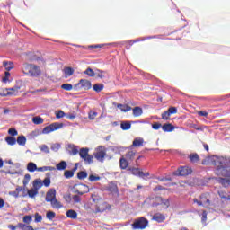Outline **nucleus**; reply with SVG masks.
I'll list each match as a JSON object with an SVG mask.
<instances>
[{"label": "nucleus", "instance_id": "1", "mask_svg": "<svg viewBox=\"0 0 230 230\" xmlns=\"http://www.w3.org/2000/svg\"><path fill=\"white\" fill-rule=\"evenodd\" d=\"M214 166H216V174L230 179V159L224 156H215L212 159Z\"/></svg>", "mask_w": 230, "mask_h": 230}, {"label": "nucleus", "instance_id": "2", "mask_svg": "<svg viewBox=\"0 0 230 230\" xmlns=\"http://www.w3.org/2000/svg\"><path fill=\"white\" fill-rule=\"evenodd\" d=\"M22 70L27 71V74L30 76H34V77L40 76V75L41 73L40 67H39V66L33 65V64H27V63L23 64Z\"/></svg>", "mask_w": 230, "mask_h": 230}, {"label": "nucleus", "instance_id": "3", "mask_svg": "<svg viewBox=\"0 0 230 230\" xmlns=\"http://www.w3.org/2000/svg\"><path fill=\"white\" fill-rule=\"evenodd\" d=\"M147 226H148V219L145 217H139L137 219H135L133 224H131L133 230L146 229Z\"/></svg>", "mask_w": 230, "mask_h": 230}, {"label": "nucleus", "instance_id": "4", "mask_svg": "<svg viewBox=\"0 0 230 230\" xmlns=\"http://www.w3.org/2000/svg\"><path fill=\"white\" fill-rule=\"evenodd\" d=\"M93 155L100 163H103L105 156L107 155V149L105 146H100L95 149Z\"/></svg>", "mask_w": 230, "mask_h": 230}, {"label": "nucleus", "instance_id": "5", "mask_svg": "<svg viewBox=\"0 0 230 230\" xmlns=\"http://www.w3.org/2000/svg\"><path fill=\"white\" fill-rule=\"evenodd\" d=\"M64 128V123L54 122L47 127H45L42 130V134H49L51 132H55V130H60V128Z\"/></svg>", "mask_w": 230, "mask_h": 230}, {"label": "nucleus", "instance_id": "6", "mask_svg": "<svg viewBox=\"0 0 230 230\" xmlns=\"http://www.w3.org/2000/svg\"><path fill=\"white\" fill-rule=\"evenodd\" d=\"M74 193H77V195H85V193H89V186L86 184H75L73 187Z\"/></svg>", "mask_w": 230, "mask_h": 230}, {"label": "nucleus", "instance_id": "7", "mask_svg": "<svg viewBox=\"0 0 230 230\" xmlns=\"http://www.w3.org/2000/svg\"><path fill=\"white\" fill-rule=\"evenodd\" d=\"M75 91H80V89H84V91H89L91 89V83L87 79H81L74 87Z\"/></svg>", "mask_w": 230, "mask_h": 230}, {"label": "nucleus", "instance_id": "8", "mask_svg": "<svg viewBox=\"0 0 230 230\" xmlns=\"http://www.w3.org/2000/svg\"><path fill=\"white\" fill-rule=\"evenodd\" d=\"M146 202L150 204L152 208H157V206H161V204H163V198L159 196L149 197L146 199Z\"/></svg>", "mask_w": 230, "mask_h": 230}, {"label": "nucleus", "instance_id": "9", "mask_svg": "<svg viewBox=\"0 0 230 230\" xmlns=\"http://www.w3.org/2000/svg\"><path fill=\"white\" fill-rule=\"evenodd\" d=\"M191 170L189 166H181L177 171L173 172V175H180L181 177H186V175H190Z\"/></svg>", "mask_w": 230, "mask_h": 230}, {"label": "nucleus", "instance_id": "10", "mask_svg": "<svg viewBox=\"0 0 230 230\" xmlns=\"http://www.w3.org/2000/svg\"><path fill=\"white\" fill-rule=\"evenodd\" d=\"M201 206L204 208H209L211 206V201L209 200V193H204L200 195Z\"/></svg>", "mask_w": 230, "mask_h": 230}, {"label": "nucleus", "instance_id": "11", "mask_svg": "<svg viewBox=\"0 0 230 230\" xmlns=\"http://www.w3.org/2000/svg\"><path fill=\"white\" fill-rule=\"evenodd\" d=\"M54 199H57V190L55 189H50L46 195L45 200L46 202H52Z\"/></svg>", "mask_w": 230, "mask_h": 230}, {"label": "nucleus", "instance_id": "12", "mask_svg": "<svg viewBox=\"0 0 230 230\" xmlns=\"http://www.w3.org/2000/svg\"><path fill=\"white\" fill-rule=\"evenodd\" d=\"M143 143H145V140L141 137H137L133 140V144L129 146V149L132 150V148L143 146Z\"/></svg>", "mask_w": 230, "mask_h": 230}, {"label": "nucleus", "instance_id": "13", "mask_svg": "<svg viewBox=\"0 0 230 230\" xmlns=\"http://www.w3.org/2000/svg\"><path fill=\"white\" fill-rule=\"evenodd\" d=\"M67 150L70 155H76L78 154V146H75L74 144H68Z\"/></svg>", "mask_w": 230, "mask_h": 230}, {"label": "nucleus", "instance_id": "14", "mask_svg": "<svg viewBox=\"0 0 230 230\" xmlns=\"http://www.w3.org/2000/svg\"><path fill=\"white\" fill-rule=\"evenodd\" d=\"M105 45L104 44H97V45H90L88 46V49H90V51L96 53L98 51H102V48H104Z\"/></svg>", "mask_w": 230, "mask_h": 230}, {"label": "nucleus", "instance_id": "15", "mask_svg": "<svg viewBox=\"0 0 230 230\" xmlns=\"http://www.w3.org/2000/svg\"><path fill=\"white\" fill-rule=\"evenodd\" d=\"M50 203L54 209H62V208H64L62 203H60V201H58L57 198L52 199Z\"/></svg>", "mask_w": 230, "mask_h": 230}, {"label": "nucleus", "instance_id": "16", "mask_svg": "<svg viewBox=\"0 0 230 230\" xmlns=\"http://www.w3.org/2000/svg\"><path fill=\"white\" fill-rule=\"evenodd\" d=\"M133 111V116L135 118H139V116L143 115V108L139 106H136L135 108L132 109Z\"/></svg>", "mask_w": 230, "mask_h": 230}, {"label": "nucleus", "instance_id": "17", "mask_svg": "<svg viewBox=\"0 0 230 230\" xmlns=\"http://www.w3.org/2000/svg\"><path fill=\"white\" fill-rule=\"evenodd\" d=\"M107 190L111 193H118V185H116L114 182H111L109 183Z\"/></svg>", "mask_w": 230, "mask_h": 230}, {"label": "nucleus", "instance_id": "18", "mask_svg": "<svg viewBox=\"0 0 230 230\" xmlns=\"http://www.w3.org/2000/svg\"><path fill=\"white\" fill-rule=\"evenodd\" d=\"M27 170L28 172H37L38 170L37 164L33 162H29L27 164Z\"/></svg>", "mask_w": 230, "mask_h": 230}, {"label": "nucleus", "instance_id": "19", "mask_svg": "<svg viewBox=\"0 0 230 230\" xmlns=\"http://www.w3.org/2000/svg\"><path fill=\"white\" fill-rule=\"evenodd\" d=\"M162 130H164V132H173V130H175V127L172 124H164L162 126Z\"/></svg>", "mask_w": 230, "mask_h": 230}, {"label": "nucleus", "instance_id": "20", "mask_svg": "<svg viewBox=\"0 0 230 230\" xmlns=\"http://www.w3.org/2000/svg\"><path fill=\"white\" fill-rule=\"evenodd\" d=\"M219 184H222L224 188H229L230 186V180L227 178H218Z\"/></svg>", "mask_w": 230, "mask_h": 230}, {"label": "nucleus", "instance_id": "21", "mask_svg": "<svg viewBox=\"0 0 230 230\" xmlns=\"http://www.w3.org/2000/svg\"><path fill=\"white\" fill-rule=\"evenodd\" d=\"M3 66L6 71H12V69L14 67L13 62L12 61H4Z\"/></svg>", "mask_w": 230, "mask_h": 230}, {"label": "nucleus", "instance_id": "22", "mask_svg": "<svg viewBox=\"0 0 230 230\" xmlns=\"http://www.w3.org/2000/svg\"><path fill=\"white\" fill-rule=\"evenodd\" d=\"M25 57H27V58H40L42 55L40 54V52L37 51V52H30L26 54Z\"/></svg>", "mask_w": 230, "mask_h": 230}, {"label": "nucleus", "instance_id": "23", "mask_svg": "<svg viewBox=\"0 0 230 230\" xmlns=\"http://www.w3.org/2000/svg\"><path fill=\"white\" fill-rule=\"evenodd\" d=\"M57 170H59V172H62L67 168V163L66 161H61L56 165Z\"/></svg>", "mask_w": 230, "mask_h": 230}, {"label": "nucleus", "instance_id": "24", "mask_svg": "<svg viewBox=\"0 0 230 230\" xmlns=\"http://www.w3.org/2000/svg\"><path fill=\"white\" fill-rule=\"evenodd\" d=\"M64 73H65V78H69V76H73V74L75 73V69L68 66L64 69Z\"/></svg>", "mask_w": 230, "mask_h": 230}, {"label": "nucleus", "instance_id": "25", "mask_svg": "<svg viewBox=\"0 0 230 230\" xmlns=\"http://www.w3.org/2000/svg\"><path fill=\"white\" fill-rule=\"evenodd\" d=\"M17 227L22 230H35V229H33V226H28L24 223H18Z\"/></svg>", "mask_w": 230, "mask_h": 230}, {"label": "nucleus", "instance_id": "26", "mask_svg": "<svg viewBox=\"0 0 230 230\" xmlns=\"http://www.w3.org/2000/svg\"><path fill=\"white\" fill-rule=\"evenodd\" d=\"M131 127H132V124H130V121H122L120 123V128L122 130H130Z\"/></svg>", "mask_w": 230, "mask_h": 230}, {"label": "nucleus", "instance_id": "27", "mask_svg": "<svg viewBox=\"0 0 230 230\" xmlns=\"http://www.w3.org/2000/svg\"><path fill=\"white\" fill-rule=\"evenodd\" d=\"M118 109H120L121 112H128L132 107L127 105V104H118Z\"/></svg>", "mask_w": 230, "mask_h": 230}, {"label": "nucleus", "instance_id": "28", "mask_svg": "<svg viewBox=\"0 0 230 230\" xmlns=\"http://www.w3.org/2000/svg\"><path fill=\"white\" fill-rule=\"evenodd\" d=\"M33 188H34V190H37L39 191V190H40V188H42V180L41 179H36L33 181Z\"/></svg>", "mask_w": 230, "mask_h": 230}, {"label": "nucleus", "instance_id": "29", "mask_svg": "<svg viewBox=\"0 0 230 230\" xmlns=\"http://www.w3.org/2000/svg\"><path fill=\"white\" fill-rule=\"evenodd\" d=\"M66 217L68 218H72V219H75L78 217V214L76 213V211L73 210V209H70L66 212Z\"/></svg>", "mask_w": 230, "mask_h": 230}, {"label": "nucleus", "instance_id": "30", "mask_svg": "<svg viewBox=\"0 0 230 230\" xmlns=\"http://www.w3.org/2000/svg\"><path fill=\"white\" fill-rule=\"evenodd\" d=\"M164 216L163 214H155L153 216V220H155V222H164Z\"/></svg>", "mask_w": 230, "mask_h": 230}, {"label": "nucleus", "instance_id": "31", "mask_svg": "<svg viewBox=\"0 0 230 230\" xmlns=\"http://www.w3.org/2000/svg\"><path fill=\"white\" fill-rule=\"evenodd\" d=\"M89 155V148L85 147V148H81L79 151V155L81 157V159H84V157H86Z\"/></svg>", "mask_w": 230, "mask_h": 230}, {"label": "nucleus", "instance_id": "32", "mask_svg": "<svg viewBox=\"0 0 230 230\" xmlns=\"http://www.w3.org/2000/svg\"><path fill=\"white\" fill-rule=\"evenodd\" d=\"M16 142L18 143V145H20V146H24L26 145V137H24L23 135L19 136Z\"/></svg>", "mask_w": 230, "mask_h": 230}, {"label": "nucleus", "instance_id": "33", "mask_svg": "<svg viewBox=\"0 0 230 230\" xmlns=\"http://www.w3.org/2000/svg\"><path fill=\"white\" fill-rule=\"evenodd\" d=\"M5 141L7 145H10L11 146H13V145H16L17 143V139H15L13 137H6Z\"/></svg>", "mask_w": 230, "mask_h": 230}, {"label": "nucleus", "instance_id": "34", "mask_svg": "<svg viewBox=\"0 0 230 230\" xmlns=\"http://www.w3.org/2000/svg\"><path fill=\"white\" fill-rule=\"evenodd\" d=\"M126 160L127 161H134V157H136V152L134 151H128L127 154H126V156H125Z\"/></svg>", "mask_w": 230, "mask_h": 230}, {"label": "nucleus", "instance_id": "35", "mask_svg": "<svg viewBox=\"0 0 230 230\" xmlns=\"http://www.w3.org/2000/svg\"><path fill=\"white\" fill-rule=\"evenodd\" d=\"M119 163L121 170H126V168H128V160H127V158H120Z\"/></svg>", "mask_w": 230, "mask_h": 230}, {"label": "nucleus", "instance_id": "36", "mask_svg": "<svg viewBox=\"0 0 230 230\" xmlns=\"http://www.w3.org/2000/svg\"><path fill=\"white\" fill-rule=\"evenodd\" d=\"M32 122L34 123V125H42V123H44V119L41 117L36 116L32 118Z\"/></svg>", "mask_w": 230, "mask_h": 230}, {"label": "nucleus", "instance_id": "37", "mask_svg": "<svg viewBox=\"0 0 230 230\" xmlns=\"http://www.w3.org/2000/svg\"><path fill=\"white\" fill-rule=\"evenodd\" d=\"M54 170H55V167L43 166V167H38L37 172H53Z\"/></svg>", "mask_w": 230, "mask_h": 230}, {"label": "nucleus", "instance_id": "38", "mask_svg": "<svg viewBox=\"0 0 230 230\" xmlns=\"http://www.w3.org/2000/svg\"><path fill=\"white\" fill-rule=\"evenodd\" d=\"M189 159H190L191 163H198V161L200 159L199 155L197 153L190 154L189 156Z\"/></svg>", "mask_w": 230, "mask_h": 230}, {"label": "nucleus", "instance_id": "39", "mask_svg": "<svg viewBox=\"0 0 230 230\" xmlns=\"http://www.w3.org/2000/svg\"><path fill=\"white\" fill-rule=\"evenodd\" d=\"M77 179H79L80 181H84V179H87V172L81 171L77 172Z\"/></svg>", "mask_w": 230, "mask_h": 230}, {"label": "nucleus", "instance_id": "40", "mask_svg": "<svg viewBox=\"0 0 230 230\" xmlns=\"http://www.w3.org/2000/svg\"><path fill=\"white\" fill-rule=\"evenodd\" d=\"M83 159H84L85 164H92L93 159H94V156H93V155L88 154V155H86Z\"/></svg>", "mask_w": 230, "mask_h": 230}, {"label": "nucleus", "instance_id": "41", "mask_svg": "<svg viewBox=\"0 0 230 230\" xmlns=\"http://www.w3.org/2000/svg\"><path fill=\"white\" fill-rule=\"evenodd\" d=\"M60 148H62V146L60 144H51L50 150H52V152H58Z\"/></svg>", "mask_w": 230, "mask_h": 230}, {"label": "nucleus", "instance_id": "42", "mask_svg": "<svg viewBox=\"0 0 230 230\" xmlns=\"http://www.w3.org/2000/svg\"><path fill=\"white\" fill-rule=\"evenodd\" d=\"M64 177L66 179H73V177H75V173L71 170H66L64 172Z\"/></svg>", "mask_w": 230, "mask_h": 230}, {"label": "nucleus", "instance_id": "43", "mask_svg": "<svg viewBox=\"0 0 230 230\" xmlns=\"http://www.w3.org/2000/svg\"><path fill=\"white\" fill-rule=\"evenodd\" d=\"M37 193H39V190L35 188L28 190V195L31 199H33L37 195Z\"/></svg>", "mask_w": 230, "mask_h": 230}, {"label": "nucleus", "instance_id": "44", "mask_svg": "<svg viewBox=\"0 0 230 230\" xmlns=\"http://www.w3.org/2000/svg\"><path fill=\"white\" fill-rule=\"evenodd\" d=\"M31 179V176L30 175V173H27L24 175V179H23V186L24 188H26V186H28V184L30 183V180Z\"/></svg>", "mask_w": 230, "mask_h": 230}, {"label": "nucleus", "instance_id": "45", "mask_svg": "<svg viewBox=\"0 0 230 230\" xmlns=\"http://www.w3.org/2000/svg\"><path fill=\"white\" fill-rule=\"evenodd\" d=\"M39 148L41 152H44V154H49V147H48L46 144L40 145Z\"/></svg>", "mask_w": 230, "mask_h": 230}, {"label": "nucleus", "instance_id": "46", "mask_svg": "<svg viewBox=\"0 0 230 230\" xmlns=\"http://www.w3.org/2000/svg\"><path fill=\"white\" fill-rule=\"evenodd\" d=\"M46 217H47L48 220H53L55 218V217H57V214L53 211H48L46 214Z\"/></svg>", "mask_w": 230, "mask_h": 230}, {"label": "nucleus", "instance_id": "47", "mask_svg": "<svg viewBox=\"0 0 230 230\" xmlns=\"http://www.w3.org/2000/svg\"><path fill=\"white\" fill-rule=\"evenodd\" d=\"M61 89H64L65 91H72L73 90V84H63L61 85Z\"/></svg>", "mask_w": 230, "mask_h": 230}, {"label": "nucleus", "instance_id": "48", "mask_svg": "<svg viewBox=\"0 0 230 230\" xmlns=\"http://www.w3.org/2000/svg\"><path fill=\"white\" fill-rule=\"evenodd\" d=\"M93 91H95V93H101V91H103V84H94Z\"/></svg>", "mask_w": 230, "mask_h": 230}, {"label": "nucleus", "instance_id": "49", "mask_svg": "<svg viewBox=\"0 0 230 230\" xmlns=\"http://www.w3.org/2000/svg\"><path fill=\"white\" fill-rule=\"evenodd\" d=\"M66 112H64L62 110H58V111H56V118H58V119H60V118H64V116H66Z\"/></svg>", "mask_w": 230, "mask_h": 230}, {"label": "nucleus", "instance_id": "50", "mask_svg": "<svg viewBox=\"0 0 230 230\" xmlns=\"http://www.w3.org/2000/svg\"><path fill=\"white\" fill-rule=\"evenodd\" d=\"M84 75H87L88 76H94L96 74L94 73V70H93V68H87L84 71Z\"/></svg>", "mask_w": 230, "mask_h": 230}, {"label": "nucleus", "instance_id": "51", "mask_svg": "<svg viewBox=\"0 0 230 230\" xmlns=\"http://www.w3.org/2000/svg\"><path fill=\"white\" fill-rule=\"evenodd\" d=\"M33 217L30 215H27L23 217V222L24 224H31V222H32Z\"/></svg>", "mask_w": 230, "mask_h": 230}, {"label": "nucleus", "instance_id": "52", "mask_svg": "<svg viewBox=\"0 0 230 230\" xmlns=\"http://www.w3.org/2000/svg\"><path fill=\"white\" fill-rule=\"evenodd\" d=\"M100 179H102L100 176H94L93 174L89 176L90 182H96V181H100Z\"/></svg>", "mask_w": 230, "mask_h": 230}, {"label": "nucleus", "instance_id": "53", "mask_svg": "<svg viewBox=\"0 0 230 230\" xmlns=\"http://www.w3.org/2000/svg\"><path fill=\"white\" fill-rule=\"evenodd\" d=\"M149 176H150L149 172H143V171H140L138 172V176L137 177H140V179H146V177H149Z\"/></svg>", "mask_w": 230, "mask_h": 230}, {"label": "nucleus", "instance_id": "54", "mask_svg": "<svg viewBox=\"0 0 230 230\" xmlns=\"http://www.w3.org/2000/svg\"><path fill=\"white\" fill-rule=\"evenodd\" d=\"M43 184L46 188H49L51 184V179L49 177H47L43 180Z\"/></svg>", "mask_w": 230, "mask_h": 230}, {"label": "nucleus", "instance_id": "55", "mask_svg": "<svg viewBox=\"0 0 230 230\" xmlns=\"http://www.w3.org/2000/svg\"><path fill=\"white\" fill-rule=\"evenodd\" d=\"M170 116H172L168 111H165L162 113V119H170Z\"/></svg>", "mask_w": 230, "mask_h": 230}, {"label": "nucleus", "instance_id": "56", "mask_svg": "<svg viewBox=\"0 0 230 230\" xmlns=\"http://www.w3.org/2000/svg\"><path fill=\"white\" fill-rule=\"evenodd\" d=\"M34 217H35L34 222L36 223L42 222V216L40 215L39 213H36L34 215Z\"/></svg>", "mask_w": 230, "mask_h": 230}, {"label": "nucleus", "instance_id": "57", "mask_svg": "<svg viewBox=\"0 0 230 230\" xmlns=\"http://www.w3.org/2000/svg\"><path fill=\"white\" fill-rule=\"evenodd\" d=\"M97 116H98V113L96 111H90L88 118L89 119H94V118Z\"/></svg>", "mask_w": 230, "mask_h": 230}, {"label": "nucleus", "instance_id": "58", "mask_svg": "<svg viewBox=\"0 0 230 230\" xmlns=\"http://www.w3.org/2000/svg\"><path fill=\"white\" fill-rule=\"evenodd\" d=\"M208 220V212L204 210L201 214V222H206Z\"/></svg>", "mask_w": 230, "mask_h": 230}, {"label": "nucleus", "instance_id": "59", "mask_svg": "<svg viewBox=\"0 0 230 230\" xmlns=\"http://www.w3.org/2000/svg\"><path fill=\"white\" fill-rule=\"evenodd\" d=\"M8 134H10V136H17L18 132H17V129L15 128H9L8 129Z\"/></svg>", "mask_w": 230, "mask_h": 230}, {"label": "nucleus", "instance_id": "60", "mask_svg": "<svg viewBox=\"0 0 230 230\" xmlns=\"http://www.w3.org/2000/svg\"><path fill=\"white\" fill-rule=\"evenodd\" d=\"M167 111H169V114H171V115L172 114H177V108L170 107Z\"/></svg>", "mask_w": 230, "mask_h": 230}, {"label": "nucleus", "instance_id": "61", "mask_svg": "<svg viewBox=\"0 0 230 230\" xmlns=\"http://www.w3.org/2000/svg\"><path fill=\"white\" fill-rule=\"evenodd\" d=\"M162 204H163L165 208H170V199H162Z\"/></svg>", "mask_w": 230, "mask_h": 230}, {"label": "nucleus", "instance_id": "62", "mask_svg": "<svg viewBox=\"0 0 230 230\" xmlns=\"http://www.w3.org/2000/svg\"><path fill=\"white\" fill-rule=\"evenodd\" d=\"M152 128H154V130H159L161 128V124L155 122L154 124H152Z\"/></svg>", "mask_w": 230, "mask_h": 230}, {"label": "nucleus", "instance_id": "63", "mask_svg": "<svg viewBox=\"0 0 230 230\" xmlns=\"http://www.w3.org/2000/svg\"><path fill=\"white\" fill-rule=\"evenodd\" d=\"M72 199H73L74 202H75L77 204H78V202L82 201V199L78 195H74Z\"/></svg>", "mask_w": 230, "mask_h": 230}, {"label": "nucleus", "instance_id": "64", "mask_svg": "<svg viewBox=\"0 0 230 230\" xmlns=\"http://www.w3.org/2000/svg\"><path fill=\"white\" fill-rule=\"evenodd\" d=\"M66 117L67 118V119H75L76 118V115L73 114V113H66Z\"/></svg>", "mask_w": 230, "mask_h": 230}]
</instances>
